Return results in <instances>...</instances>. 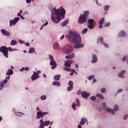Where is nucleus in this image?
Segmentation results:
<instances>
[{
    "label": "nucleus",
    "mask_w": 128,
    "mask_h": 128,
    "mask_svg": "<svg viewBox=\"0 0 128 128\" xmlns=\"http://www.w3.org/2000/svg\"><path fill=\"white\" fill-rule=\"evenodd\" d=\"M0 52L3 54L4 56L6 58H8V50L6 46H2L0 48Z\"/></svg>",
    "instance_id": "5"
},
{
    "label": "nucleus",
    "mask_w": 128,
    "mask_h": 128,
    "mask_svg": "<svg viewBox=\"0 0 128 128\" xmlns=\"http://www.w3.org/2000/svg\"><path fill=\"white\" fill-rule=\"evenodd\" d=\"M14 74V71L12 69H8L6 74V80H10V76Z\"/></svg>",
    "instance_id": "8"
},
{
    "label": "nucleus",
    "mask_w": 128,
    "mask_h": 128,
    "mask_svg": "<svg viewBox=\"0 0 128 128\" xmlns=\"http://www.w3.org/2000/svg\"><path fill=\"white\" fill-rule=\"evenodd\" d=\"M76 103H73V104L72 105V108L74 110H76Z\"/></svg>",
    "instance_id": "42"
},
{
    "label": "nucleus",
    "mask_w": 128,
    "mask_h": 128,
    "mask_svg": "<svg viewBox=\"0 0 128 128\" xmlns=\"http://www.w3.org/2000/svg\"><path fill=\"white\" fill-rule=\"evenodd\" d=\"M86 120H88L84 118H82L81 120V121L80 122V124H82V126H84V124H86Z\"/></svg>",
    "instance_id": "19"
},
{
    "label": "nucleus",
    "mask_w": 128,
    "mask_h": 128,
    "mask_svg": "<svg viewBox=\"0 0 128 128\" xmlns=\"http://www.w3.org/2000/svg\"><path fill=\"white\" fill-rule=\"evenodd\" d=\"M68 84L70 86H74V82H72V80L69 81Z\"/></svg>",
    "instance_id": "35"
},
{
    "label": "nucleus",
    "mask_w": 128,
    "mask_h": 128,
    "mask_svg": "<svg viewBox=\"0 0 128 128\" xmlns=\"http://www.w3.org/2000/svg\"><path fill=\"white\" fill-rule=\"evenodd\" d=\"M66 16V10L61 6L60 8L56 10V8L53 9L52 12V20L54 24H58L62 18L64 19Z\"/></svg>",
    "instance_id": "1"
},
{
    "label": "nucleus",
    "mask_w": 128,
    "mask_h": 128,
    "mask_svg": "<svg viewBox=\"0 0 128 128\" xmlns=\"http://www.w3.org/2000/svg\"><path fill=\"white\" fill-rule=\"evenodd\" d=\"M60 40H64V35H62L60 38Z\"/></svg>",
    "instance_id": "56"
},
{
    "label": "nucleus",
    "mask_w": 128,
    "mask_h": 128,
    "mask_svg": "<svg viewBox=\"0 0 128 128\" xmlns=\"http://www.w3.org/2000/svg\"><path fill=\"white\" fill-rule=\"evenodd\" d=\"M78 128H82V125L81 124H78Z\"/></svg>",
    "instance_id": "64"
},
{
    "label": "nucleus",
    "mask_w": 128,
    "mask_h": 128,
    "mask_svg": "<svg viewBox=\"0 0 128 128\" xmlns=\"http://www.w3.org/2000/svg\"><path fill=\"white\" fill-rule=\"evenodd\" d=\"M20 18L17 17L15 18L13 20H11L10 21V26H14L15 24H16V22H18L20 20Z\"/></svg>",
    "instance_id": "10"
},
{
    "label": "nucleus",
    "mask_w": 128,
    "mask_h": 128,
    "mask_svg": "<svg viewBox=\"0 0 128 128\" xmlns=\"http://www.w3.org/2000/svg\"><path fill=\"white\" fill-rule=\"evenodd\" d=\"M106 88H102L101 90H100V92H102V94H104V92H106Z\"/></svg>",
    "instance_id": "44"
},
{
    "label": "nucleus",
    "mask_w": 128,
    "mask_h": 128,
    "mask_svg": "<svg viewBox=\"0 0 128 128\" xmlns=\"http://www.w3.org/2000/svg\"><path fill=\"white\" fill-rule=\"evenodd\" d=\"M29 52L30 54H32V52H34V48H30L29 50Z\"/></svg>",
    "instance_id": "31"
},
{
    "label": "nucleus",
    "mask_w": 128,
    "mask_h": 128,
    "mask_svg": "<svg viewBox=\"0 0 128 128\" xmlns=\"http://www.w3.org/2000/svg\"><path fill=\"white\" fill-rule=\"evenodd\" d=\"M70 20H66L64 22L62 23L61 26H66L68 24V22Z\"/></svg>",
    "instance_id": "21"
},
{
    "label": "nucleus",
    "mask_w": 128,
    "mask_h": 128,
    "mask_svg": "<svg viewBox=\"0 0 128 128\" xmlns=\"http://www.w3.org/2000/svg\"><path fill=\"white\" fill-rule=\"evenodd\" d=\"M44 128V124H40L39 126V128Z\"/></svg>",
    "instance_id": "48"
},
{
    "label": "nucleus",
    "mask_w": 128,
    "mask_h": 128,
    "mask_svg": "<svg viewBox=\"0 0 128 128\" xmlns=\"http://www.w3.org/2000/svg\"><path fill=\"white\" fill-rule=\"evenodd\" d=\"M8 50L9 52H13L12 48V47H9V48H8Z\"/></svg>",
    "instance_id": "50"
},
{
    "label": "nucleus",
    "mask_w": 128,
    "mask_h": 128,
    "mask_svg": "<svg viewBox=\"0 0 128 128\" xmlns=\"http://www.w3.org/2000/svg\"><path fill=\"white\" fill-rule=\"evenodd\" d=\"M4 83L0 82V90H2V88H4Z\"/></svg>",
    "instance_id": "40"
},
{
    "label": "nucleus",
    "mask_w": 128,
    "mask_h": 128,
    "mask_svg": "<svg viewBox=\"0 0 128 128\" xmlns=\"http://www.w3.org/2000/svg\"><path fill=\"white\" fill-rule=\"evenodd\" d=\"M24 70H30V68L28 67H26L25 68H22V69H21L20 70V72H22Z\"/></svg>",
    "instance_id": "38"
},
{
    "label": "nucleus",
    "mask_w": 128,
    "mask_h": 128,
    "mask_svg": "<svg viewBox=\"0 0 128 128\" xmlns=\"http://www.w3.org/2000/svg\"><path fill=\"white\" fill-rule=\"evenodd\" d=\"M1 32H2L3 36H8L10 34L8 32L4 29L1 30Z\"/></svg>",
    "instance_id": "15"
},
{
    "label": "nucleus",
    "mask_w": 128,
    "mask_h": 128,
    "mask_svg": "<svg viewBox=\"0 0 128 128\" xmlns=\"http://www.w3.org/2000/svg\"><path fill=\"white\" fill-rule=\"evenodd\" d=\"M2 82L3 86H4V84H7L8 80H4V81L2 82Z\"/></svg>",
    "instance_id": "47"
},
{
    "label": "nucleus",
    "mask_w": 128,
    "mask_h": 128,
    "mask_svg": "<svg viewBox=\"0 0 128 128\" xmlns=\"http://www.w3.org/2000/svg\"><path fill=\"white\" fill-rule=\"evenodd\" d=\"M100 42L102 44H104L105 48H108V44H106L105 42H104V38L102 37H100V38L98 39L97 44H98Z\"/></svg>",
    "instance_id": "9"
},
{
    "label": "nucleus",
    "mask_w": 128,
    "mask_h": 128,
    "mask_svg": "<svg viewBox=\"0 0 128 128\" xmlns=\"http://www.w3.org/2000/svg\"><path fill=\"white\" fill-rule=\"evenodd\" d=\"M76 106H80V99L76 98Z\"/></svg>",
    "instance_id": "28"
},
{
    "label": "nucleus",
    "mask_w": 128,
    "mask_h": 128,
    "mask_svg": "<svg viewBox=\"0 0 128 128\" xmlns=\"http://www.w3.org/2000/svg\"><path fill=\"white\" fill-rule=\"evenodd\" d=\"M110 26V22H105V25L104 26Z\"/></svg>",
    "instance_id": "46"
},
{
    "label": "nucleus",
    "mask_w": 128,
    "mask_h": 128,
    "mask_svg": "<svg viewBox=\"0 0 128 128\" xmlns=\"http://www.w3.org/2000/svg\"><path fill=\"white\" fill-rule=\"evenodd\" d=\"M126 58H127L126 56H124V57L122 58V60L123 62H126Z\"/></svg>",
    "instance_id": "49"
},
{
    "label": "nucleus",
    "mask_w": 128,
    "mask_h": 128,
    "mask_svg": "<svg viewBox=\"0 0 128 128\" xmlns=\"http://www.w3.org/2000/svg\"><path fill=\"white\" fill-rule=\"evenodd\" d=\"M80 94H82V96L84 98H88V96H90V94L86 92H80Z\"/></svg>",
    "instance_id": "13"
},
{
    "label": "nucleus",
    "mask_w": 128,
    "mask_h": 128,
    "mask_svg": "<svg viewBox=\"0 0 128 128\" xmlns=\"http://www.w3.org/2000/svg\"><path fill=\"white\" fill-rule=\"evenodd\" d=\"M126 36V33L124 31H121L119 33V36L122 37Z\"/></svg>",
    "instance_id": "25"
},
{
    "label": "nucleus",
    "mask_w": 128,
    "mask_h": 128,
    "mask_svg": "<svg viewBox=\"0 0 128 128\" xmlns=\"http://www.w3.org/2000/svg\"><path fill=\"white\" fill-rule=\"evenodd\" d=\"M99 28H102V24H100V26H98Z\"/></svg>",
    "instance_id": "62"
},
{
    "label": "nucleus",
    "mask_w": 128,
    "mask_h": 128,
    "mask_svg": "<svg viewBox=\"0 0 128 128\" xmlns=\"http://www.w3.org/2000/svg\"><path fill=\"white\" fill-rule=\"evenodd\" d=\"M88 14H90V12L86 11L83 14L80 15L78 19V24H84L86 22V18L88 16Z\"/></svg>",
    "instance_id": "3"
},
{
    "label": "nucleus",
    "mask_w": 128,
    "mask_h": 128,
    "mask_svg": "<svg viewBox=\"0 0 128 128\" xmlns=\"http://www.w3.org/2000/svg\"><path fill=\"white\" fill-rule=\"evenodd\" d=\"M43 78H46V75L44 74H43Z\"/></svg>",
    "instance_id": "59"
},
{
    "label": "nucleus",
    "mask_w": 128,
    "mask_h": 128,
    "mask_svg": "<svg viewBox=\"0 0 128 128\" xmlns=\"http://www.w3.org/2000/svg\"><path fill=\"white\" fill-rule=\"evenodd\" d=\"M88 32V28H85L82 31V34H86V32Z\"/></svg>",
    "instance_id": "34"
},
{
    "label": "nucleus",
    "mask_w": 128,
    "mask_h": 128,
    "mask_svg": "<svg viewBox=\"0 0 128 128\" xmlns=\"http://www.w3.org/2000/svg\"><path fill=\"white\" fill-rule=\"evenodd\" d=\"M88 78L89 80H92V78H94V76L92 75L90 76H89L88 77Z\"/></svg>",
    "instance_id": "33"
},
{
    "label": "nucleus",
    "mask_w": 128,
    "mask_h": 128,
    "mask_svg": "<svg viewBox=\"0 0 128 128\" xmlns=\"http://www.w3.org/2000/svg\"><path fill=\"white\" fill-rule=\"evenodd\" d=\"M72 72H76V70L74 69H72Z\"/></svg>",
    "instance_id": "61"
},
{
    "label": "nucleus",
    "mask_w": 128,
    "mask_h": 128,
    "mask_svg": "<svg viewBox=\"0 0 128 128\" xmlns=\"http://www.w3.org/2000/svg\"><path fill=\"white\" fill-rule=\"evenodd\" d=\"M92 60L91 61L92 64H96V62H98V57H96V55L92 54Z\"/></svg>",
    "instance_id": "14"
},
{
    "label": "nucleus",
    "mask_w": 128,
    "mask_h": 128,
    "mask_svg": "<svg viewBox=\"0 0 128 128\" xmlns=\"http://www.w3.org/2000/svg\"><path fill=\"white\" fill-rule=\"evenodd\" d=\"M102 106L104 108H106V102H104L102 104Z\"/></svg>",
    "instance_id": "63"
},
{
    "label": "nucleus",
    "mask_w": 128,
    "mask_h": 128,
    "mask_svg": "<svg viewBox=\"0 0 128 128\" xmlns=\"http://www.w3.org/2000/svg\"><path fill=\"white\" fill-rule=\"evenodd\" d=\"M64 62V66L66 68H70L72 64H74V60H67Z\"/></svg>",
    "instance_id": "11"
},
{
    "label": "nucleus",
    "mask_w": 128,
    "mask_h": 128,
    "mask_svg": "<svg viewBox=\"0 0 128 128\" xmlns=\"http://www.w3.org/2000/svg\"><path fill=\"white\" fill-rule=\"evenodd\" d=\"M88 22L90 24H93L94 22V19H89Z\"/></svg>",
    "instance_id": "27"
},
{
    "label": "nucleus",
    "mask_w": 128,
    "mask_h": 128,
    "mask_svg": "<svg viewBox=\"0 0 128 128\" xmlns=\"http://www.w3.org/2000/svg\"><path fill=\"white\" fill-rule=\"evenodd\" d=\"M18 42H20V44H24V42L22 40H19Z\"/></svg>",
    "instance_id": "54"
},
{
    "label": "nucleus",
    "mask_w": 128,
    "mask_h": 128,
    "mask_svg": "<svg viewBox=\"0 0 128 128\" xmlns=\"http://www.w3.org/2000/svg\"><path fill=\"white\" fill-rule=\"evenodd\" d=\"M50 60V65L52 66L51 68L54 70L56 68V62L54 60V56L52 55H49Z\"/></svg>",
    "instance_id": "6"
},
{
    "label": "nucleus",
    "mask_w": 128,
    "mask_h": 128,
    "mask_svg": "<svg viewBox=\"0 0 128 128\" xmlns=\"http://www.w3.org/2000/svg\"><path fill=\"white\" fill-rule=\"evenodd\" d=\"M90 99L91 100H93V102H94L96 100V98L94 96H92L90 98Z\"/></svg>",
    "instance_id": "37"
},
{
    "label": "nucleus",
    "mask_w": 128,
    "mask_h": 128,
    "mask_svg": "<svg viewBox=\"0 0 128 128\" xmlns=\"http://www.w3.org/2000/svg\"><path fill=\"white\" fill-rule=\"evenodd\" d=\"M72 52V46L70 44L65 46L63 48V52L66 54H70Z\"/></svg>",
    "instance_id": "4"
},
{
    "label": "nucleus",
    "mask_w": 128,
    "mask_h": 128,
    "mask_svg": "<svg viewBox=\"0 0 128 128\" xmlns=\"http://www.w3.org/2000/svg\"><path fill=\"white\" fill-rule=\"evenodd\" d=\"M128 118V114H126L125 116H124V120H126V118Z\"/></svg>",
    "instance_id": "52"
},
{
    "label": "nucleus",
    "mask_w": 128,
    "mask_h": 128,
    "mask_svg": "<svg viewBox=\"0 0 128 128\" xmlns=\"http://www.w3.org/2000/svg\"><path fill=\"white\" fill-rule=\"evenodd\" d=\"M110 8V6L106 5L104 8V10L105 11L108 10V9Z\"/></svg>",
    "instance_id": "39"
},
{
    "label": "nucleus",
    "mask_w": 128,
    "mask_h": 128,
    "mask_svg": "<svg viewBox=\"0 0 128 128\" xmlns=\"http://www.w3.org/2000/svg\"><path fill=\"white\" fill-rule=\"evenodd\" d=\"M32 0H26V2L27 4H30Z\"/></svg>",
    "instance_id": "51"
},
{
    "label": "nucleus",
    "mask_w": 128,
    "mask_h": 128,
    "mask_svg": "<svg viewBox=\"0 0 128 128\" xmlns=\"http://www.w3.org/2000/svg\"><path fill=\"white\" fill-rule=\"evenodd\" d=\"M50 124V120L45 121L44 122V126H48Z\"/></svg>",
    "instance_id": "30"
},
{
    "label": "nucleus",
    "mask_w": 128,
    "mask_h": 128,
    "mask_svg": "<svg viewBox=\"0 0 128 128\" xmlns=\"http://www.w3.org/2000/svg\"><path fill=\"white\" fill-rule=\"evenodd\" d=\"M94 24H90V25L88 26V28L90 30H92V28H94Z\"/></svg>",
    "instance_id": "32"
},
{
    "label": "nucleus",
    "mask_w": 128,
    "mask_h": 128,
    "mask_svg": "<svg viewBox=\"0 0 128 128\" xmlns=\"http://www.w3.org/2000/svg\"><path fill=\"white\" fill-rule=\"evenodd\" d=\"M40 72H41L40 70H38V71H37V70H36V74H40Z\"/></svg>",
    "instance_id": "60"
},
{
    "label": "nucleus",
    "mask_w": 128,
    "mask_h": 128,
    "mask_svg": "<svg viewBox=\"0 0 128 128\" xmlns=\"http://www.w3.org/2000/svg\"><path fill=\"white\" fill-rule=\"evenodd\" d=\"M68 40L73 44H76L74 46L75 48H80L84 46V44H80L82 38L76 32L70 31L68 36Z\"/></svg>",
    "instance_id": "2"
},
{
    "label": "nucleus",
    "mask_w": 128,
    "mask_h": 128,
    "mask_svg": "<svg viewBox=\"0 0 128 128\" xmlns=\"http://www.w3.org/2000/svg\"><path fill=\"white\" fill-rule=\"evenodd\" d=\"M53 48L56 50H60L61 48L60 46V45L58 43H55L53 46Z\"/></svg>",
    "instance_id": "16"
},
{
    "label": "nucleus",
    "mask_w": 128,
    "mask_h": 128,
    "mask_svg": "<svg viewBox=\"0 0 128 128\" xmlns=\"http://www.w3.org/2000/svg\"><path fill=\"white\" fill-rule=\"evenodd\" d=\"M25 46H30V43L29 42H27L25 44Z\"/></svg>",
    "instance_id": "57"
},
{
    "label": "nucleus",
    "mask_w": 128,
    "mask_h": 128,
    "mask_svg": "<svg viewBox=\"0 0 128 128\" xmlns=\"http://www.w3.org/2000/svg\"><path fill=\"white\" fill-rule=\"evenodd\" d=\"M40 124H44V120L42 119L40 120Z\"/></svg>",
    "instance_id": "55"
},
{
    "label": "nucleus",
    "mask_w": 128,
    "mask_h": 128,
    "mask_svg": "<svg viewBox=\"0 0 128 128\" xmlns=\"http://www.w3.org/2000/svg\"><path fill=\"white\" fill-rule=\"evenodd\" d=\"M53 86H60V82H58V81H55L52 82Z\"/></svg>",
    "instance_id": "23"
},
{
    "label": "nucleus",
    "mask_w": 128,
    "mask_h": 128,
    "mask_svg": "<svg viewBox=\"0 0 128 128\" xmlns=\"http://www.w3.org/2000/svg\"><path fill=\"white\" fill-rule=\"evenodd\" d=\"M64 70L66 72H72V68H64Z\"/></svg>",
    "instance_id": "36"
},
{
    "label": "nucleus",
    "mask_w": 128,
    "mask_h": 128,
    "mask_svg": "<svg viewBox=\"0 0 128 128\" xmlns=\"http://www.w3.org/2000/svg\"><path fill=\"white\" fill-rule=\"evenodd\" d=\"M122 92V89H119L118 90V92Z\"/></svg>",
    "instance_id": "58"
},
{
    "label": "nucleus",
    "mask_w": 128,
    "mask_h": 128,
    "mask_svg": "<svg viewBox=\"0 0 128 128\" xmlns=\"http://www.w3.org/2000/svg\"><path fill=\"white\" fill-rule=\"evenodd\" d=\"M73 58H74V54H72L71 55H68L66 56V60H72Z\"/></svg>",
    "instance_id": "18"
},
{
    "label": "nucleus",
    "mask_w": 128,
    "mask_h": 128,
    "mask_svg": "<svg viewBox=\"0 0 128 128\" xmlns=\"http://www.w3.org/2000/svg\"><path fill=\"white\" fill-rule=\"evenodd\" d=\"M73 88H74V86H69L67 88V90H68V92H70V90H72Z\"/></svg>",
    "instance_id": "41"
},
{
    "label": "nucleus",
    "mask_w": 128,
    "mask_h": 128,
    "mask_svg": "<svg viewBox=\"0 0 128 128\" xmlns=\"http://www.w3.org/2000/svg\"><path fill=\"white\" fill-rule=\"evenodd\" d=\"M54 78L55 80H60V74L55 75L54 76Z\"/></svg>",
    "instance_id": "22"
},
{
    "label": "nucleus",
    "mask_w": 128,
    "mask_h": 128,
    "mask_svg": "<svg viewBox=\"0 0 128 128\" xmlns=\"http://www.w3.org/2000/svg\"><path fill=\"white\" fill-rule=\"evenodd\" d=\"M114 110H115V112H116L117 110H118V106L117 105L114 106Z\"/></svg>",
    "instance_id": "43"
},
{
    "label": "nucleus",
    "mask_w": 128,
    "mask_h": 128,
    "mask_svg": "<svg viewBox=\"0 0 128 128\" xmlns=\"http://www.w3.org/2000/svg\"><path fill=\"white\" fill-rule=\"evenodd\" d=\"M18 44V42L16 40H12L11 41L10 46H16Z\"/></svg>",
    "instance_id": "24"
},
{
    "label": "nucleus",
    "mask_w": 128,
    "mask_h": 128,
    "mask_svg": "<svg viewBox=\"0 0 128 128\" xmlns=\"http://www.w3.org/2000/svg\"><path fill=\"white\" fill-rule=\"evenodd\" d=\"M40 98L41 100H46V96L44 95H43L41 97H40Z\"/></svg>",
    "instance_id": "45"
},
{
    "label": "nucleus",
    "mask_w": 128,
    "mask_h": 128,
    "mask_svg": "<svg viewBox=\"0 0 128 128\" xmlns=\"http://www.w3.org/2000/svg\"><path fill=\"white\" fill-rule=\"evenodd\" d=\"M104 18H102L99 22V24H104Z\"/></svg>",
    "instance_id": "29"
},
{
    "label": "nucleus",
    "mask_w": 128,
    "mask_h": 128,
    "mask_svg": "<svg viewBox=\"0 0 128 128\" xmlns=\"http://www.w3.org/2000/svg\"><path fill=\"white\" fill-rule=\"evenodd\" d=\"M37 78H38V74H37L36 72L34 71L33 74L31 77V79L32 80H36Z\"/></svg>",
    "instance_id": "12"
},
{
    "label": "nucleus",
    "mask_w": 128,
    "mask_h": 128,
    "mask_svg": "<svg viewBox=\"0 0 128 128\" xmlns=\"http://www.w3.org/2000/svg\"><path fill=\"white\" fill-rule=\"evenodd\" d=\"M96 96L98 98H101V100H104V96L102 95V94H96Z\"/></svg>",
    "instance_id": "26"
},
{
    "label": "nucleus",
    "mask_w": 128,
    "mask_h": 128,
    "mask_svg": "<svg viewBox=\"0 0 128 128\" xmlns=\"http://www.w3.org/2000/svg\"><path fill=\"white\" fill-rule=\"evenodd\" d=\"M106 110L108 112H111V114H114V111L112 109H111L110 108H106Z\"/></svg>",
    "instance_id": "20"
},
{
    "label": "nucleus",
    "mask_w": 128,
    "mask_h": 128,
    "mask_svg": "<svg viewBox=\"0 0 128 128\" xmlns=\"http://www.w3.org/2000/svg\"><path fill=\"white\" fill-rule=\"evenodd\" d=\"M124 74H126L125 70H122L121 72L118 74V76L119 78H124Z\"/></svg>",
    "instance_id": "17"
},
{
    "label": "nucleus",
    "mask_w": 128,
    "mask_h": 128,
    "mask_svg": "<svg viewBox=\"0 0 128 128\" xmlns=\"http://www.w3.org/2000/svg\"><path fill=\"white\" fill-rule=\"evenodd\" d=\"M46 114H48V112H42V111H39L37 112V118H44V116H46Z\"/></svg>",
    "instance_id": "7"
},
{
    "label": "nucleus",
    "mask_w": 128,
    "mask_h": 128,
    "mask_svg": "<svg viewBox=\"0 0 128 128\" xmlns=\"http://www.w3.org/2000/svg\"><path fill=\"white\" fill-rule=\"evenodd\" d=\"M75 68H78V64H75Z\"/></svg>",
    "instance_id": "53"
}]
</instances>
